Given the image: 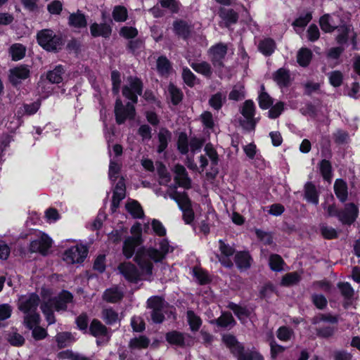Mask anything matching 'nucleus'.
<instances>
[{
    "instance_id": "nucleus-9",
    "label": "nucleus",
    "mask_w": 360,
    "mask_h": 360,
    "mask_svg": "<svg viewBox=\"0 0 360 360\" xmlns=\"http://www.w3.org/2000/svg\"><path fill=\"white\" fill-rule=\"evenodd\" d=\"M74 296L71 292L68 290H62L56 296L49 297L46 303L54 309L55 311H66L68 305L73 302Z\"/></svg>"
},
{
    "instance_id": "nucleus-7",
    "label": "nucleus",
    "mask_w": 360,
    "mask_h": 360,
    "mask_svg": "<svg viewBox=\"0 0 360 360\" xmlns=\"http://www.w3.org/2000/svg\"><path fill=\"white\" fill-rule=\"evenodd\" d=\"M129 85H124L122 93L124 97L133 103H138V96H142L143 91V83L141 78L136 76L127 77Z\"/></svg>"
},
{
    "instance_id": "nucleus-27",
    "label": "nucleus",
    "mask_w": 360,
    "mask_h": 360,
    "mask_svg": "<svg viewBox=\"0 0 360 360\" xmlns=\"http://www.w3.org/2000/svg\"><path fill=\"white\" fill-rule=\"evenodd\" d=\"M158 139L159 144L157 147V152L160 154L165 152L168 147L169 142L172 139V132L168 129L162 127L158 134Z\"/></svg>"
},
{
    "instance_id": "nucleus-23",
    "label": "nucleus",
    "mask_w": 360,
    "mask_h": 360,
    "mask_svg": "<svg viewBox=\"0 0 360 360\" xmlns=\"http://www.w3.org/2000/svg\"><path fill=\"white\" fill-rule=\"evenodd\" d=\"M212 325H216L219 328H226L229 326H234L236 321L229 311H224L217 319H212L210 321Z\"/></svg>"
},
{
    "instance_id": "nucleus-63",
    "label": "nucleus",
    "mask_w": 360,
    "mask_h": 360,
    "mask_svg": "<svg viewBox=\"0 0 360 360\" xmlns=\"http://www.w3.org/2000/svg\"><path fill=\"white\" fill-rule=\"evenodd\" d=\"M77 328L84 334H86L89 329V317L86 313H82L75 319Z\"/></svg>"
},
{
    "instance_id": "nucleus-47",
    "label": "nucleus",
    "mask_w": 360,
    "mask_h": 360,
    "mask_svg": "<svg viewBox=\"0 0 360 360\" xmlns=\"http://www.w3.org/2000/svg\"><path fill=\"white\" fill-rule=\"evenodd\" d=\"M187 321L192 331H198L202 326L200 317L195 314L193 310L186 312Z\"/></svg>"
},
{
    "instance_id": "nucleus-17",
    "label": "nucleus",
    "mask_w": 360,
    "mask_h": 360,
    "mask_svg": "<svg viewBox=\"0 0 360 360\" xmlns=\"http://www.w3.org/2000/svg\"><path fill=\"white\" fill-rule=\"evenodd\" d=\"M236 267L240 271H246L251 267L253 259L248 251H237L233 257Z\"/></svg>"
},
{
    "instance_id": "nucleus-8",
    "label": "nucleus",
    "mask_w": 360,
    "mask_h": 360,
    "mask_svg": "<svg viewBox=\"0 0 360 360\" xmlns=\"http://www.w3.org/2000/svg\"><path fill=\"white\" fill-rule=\"evenodd\" d=\"M134 104L132 102H127L124 105L120 98L116 99L114 112L117 124H122L127 120H132L135 118L136 108Z\"/></svg>"
},
{
    "instance_id": "nucleus-43",
    "label": "nucleus",
    "mask_w": 360,
    "mask_h": 360,
    "mask_svg": "<svg viewBox=\"0 0 360 360\" xmlns=\"http://www.w3.org/2000/svg\"><path fill=\"white\" fill-rule=\"evenodd\" d=\"M8 79L15 87L20 85L22 79V65L15 67L9 70Z\"/></svg>"
},
{
    "instance_id": "nucleus-54",
    "label": "nucleus",
    "mask_w": 360,
    "mask_h": 360,
    "mask_svg": "<svg viewBox=\"0 0 360 360\" xmlns=\"http://www.w3.org/2000/svg\"><path fill=\"white\" fill-rule=\"evenodd\" d=\"M193 273L200 285L209 284L212 281L207 271L202 268L194 267Z\"/></svg>"
},
{
    "instance_id": "nucleus-24",
    "label": "nucleus",
    "mask_w": 360,
    "mask_h": 360,
    "mask_svg": "<svg viewBox=\"0 0 360 360\" xmlns=\"http://www.w3.org/2000/svg\"><path fill=\"white\" fill-rule=\"evenodd\" d=\"M317 167L323 179L330 183L333 176V169L331 162L323 158L319 161Z\"/></svg>"
},
{
    "instance_id": "nucleus-52",
    "label": "nucleus",
    "mask_w": 360,
    "mask_h": 360,
    "mask_svg": "<svg viewBox=\"0 0 360 360\" xmlns=\"http://www.w3.org/2000/svg\"><path fill=\"white\" fill-rule=\"evenodd\" d=\"M337 285L345 300L351 301L353 299L354 290L349 283L339 282Z\"/></svg>"
},
{
    "instance_id": "nucleus-26",
    "label": "nucleus",
    "mask_w": 360,
    "mask_h": 360,
    "mask_svg": "<svg viewBox=\"0 0 360 360\" xmlns=\"http://www.w3.org/2000/svg\"><path fill=\"white\" fill-rule=\"evenodd\" d=\"M165 340L171 345L177 346L181 348H184L186 346L184 333L177 330L167 332L165 334Z\"/></svg>"
},
{
    "instance_id": "nucleus-21",
    "label": "nucleus",
    "mask_w": 360,
    "mask_h": 360,
    "mask_svg": "<svg viewBox=\"0 0 360 360\" xmlns=\"http://www.w3.org/2000/svg\"><path fill=\"white\" fill-rule=\"evenodd\" d=\"M272 79L280 88L288 87L291 82L290 70L281 68L274 72Z\"/></svg>"
},
{
    "instance_id": "nucleus-38",
    "label": "nucleus",
    "mask_w": 360,
    "mask_h": 360,
    "mask_svg": "<svg viewBox=\"0 0 360 360\" xmlns=\"http://www.w3.org/2000/svg\"><path fill=\"white\" fill-rule=\"evenodd\" d=\"M259 51L265 56H270L276 49V43L274 39L266 38L261 41L258 46Z\"/></svg>"
},
{
    "instance_id": "nucleus-46",
    "label": "nucleus",
    "mask_w": 360,
    "mask_h": 360,
    "mask_svg": "<svg viewBox=\"0 0 360 360\" xmlns=\"http://www.w3.org/2000/svg\"><path fill=\"white\" fill-rule=\"evenodd\" d=\"M172 70V64L165 56H160L157 59V70L161 75H167Z\"/></svg>"
},
{
    "instance_id": "nucleus-25",
    "label": "nucleus",
    "mask_w": 360,
    "mask_h": 360,
    "mask_svg": "<svg viewBox=\"0 0 360 360\" xmlns=\"http://www.w3.org/2000/svg\"><path fill=\"white\" fill-rule=\"evenodd\" d=\"M68 25L71 27L82 29L87 26L86 15L80 11L70 13L68 17Z\"/></svg>"
},
{
    "instance_id": "nucleus-10",
    "label": "nucleus",
    "mask_w": 360,
    "mask_h": 360,
    "mask_svg": "<svg viewBox=\"0 0 360 360\" xmlns=\"http://www.w3.org/2000/svg\"><path fill=\"white\" fill-rule=\"evenodd\" d=\"M218 243L220 254H217L216 257L221 266L227 269H231L233 266V263L231 259V257L236 253L235 248L226 243L222 239H219Z\"/></svg>"
},
{
    "instance_id": "nucleus-58",
    "label": "nucleus",
    "mask_w": 360,
    "mask_h": 360,
    "mask_svg": "<svg viewBox=\"0 0 360 360\" xmlns=\"http://www.w3.org/2000/svg\"><path fill=\"white\" fill-rule=\"evenodd\" d=\"M181 77L184 82L191 88L195 85L196 80L198 79L197 77L188 67L183 68Z\"/></svg>"
},
{
    "instance_id": "nucleus-59",
    "label": "nucleus",
    "mask_w": 360,
    "mask_h": 360,
    "mask_svg": "<svg viewBox=\"0 0 360 360\" xmlns=\"http://www.w3.org/2000/svg\"><path fill=\"white\" fill-rule=\"evenodd\" d=\"M268 111V117L270 119L278 118L285 110V103L283 101H278L273 104Z\"/></svg>"
},
{
    "instance_id": "nucleus-32",
    "label": "nucleus",
    "mask_w": 360,
    "mask_h": 360,
    "mask_svg": "<svg viewBox=\"0 0 360 360\" xmlns=\"http://www.w3.org/2000/svg\"><path fill=\"white\" fill-rule=\"evenodd\" d=\"M222 341L224 345L228 347L233 356L237 354L239 350V347L243 345L238 342L236 337L232 334H226L222 336Z\"/></svg>"
},
{
    "instance_id": "nucleus-14",
    "label": "nucleus",
    "mask_w": 360,
    "mask_h": 360,
    "mask_svg": "<svg viewBox=\"0 0 360 360\" xmlns=\"http://www.w3.org/2000/svg\"><path fill=\"white\" fill-rule=\"evenodd\" d=\"M120 273L124 278L132 283H137L141 281V274L135 264L129 262L120 263L118 266Z\"/></svg>"
},
{
    "instance_id": "nucleus-45",
    "label": "nucleus",
    "mask_w": 360,
    "mask_h": 360,
    "mask_svg": "<svg viewBox=\"0 0 360 360\" xmlns=\"http://www.w3.org/2000/svg\"><path fill=\"white\" fill-rule=\"evenodd\" d=\"M332 18L330 14L326 13L319 18V23L321 30L325 33H332L336 30L337 25H333L330 22Z\"/></svg>"
},
{
    "instance_id": "nucleus-57",
    "label": "nucleus",
    "mask_w": 360,
    "mask_h": 360,
    "mask_svg": "<svg viewBox=\"0 0 360 360\" xmlns=\"http://www.w3.org/2000/svg\"><path fill=\"white\" fill-rule=\"evenodd\" d=\"M112 16L116 22H124L128 17L127 10L124 6H115L112 12Z\"/></svg>"
},
{
    "instance_id": "nucleus-1",
    "label": "nucleus",
    "mask_w": 360,
    "mask_h": 360,
    "mask_svg": "<svg viewBox=\"0 0 360 360\" xmlns=\"http://www.w3.org/2000/svg\"><path fill=\"white\" fill-rule=\"evenodd\" d=\"M159 246L160 250L153 247L146 248L144 246L137 249L134 261L139 267L141 274L151 276L154 268L153 262H161L169 253L170 245L167 239L161 240Z\"/></svg>"
},
{
    "instance_id": "nucleus-48",
    "label": "nucleus",
    "mask_w": 360,
    "mask_h": 360,
    "mask_svg": "<svg viewBox=\"0 0 360 360\" xmlns=\"http://www.w3.org/2000/svg\"><path fill=\"white\" fill-rule=\"evenodd\" d=\"M256 107L252 100H246L240 110V113L245 119H252L255 115Z\"/></svg>"
},
{
    "instance_id": "nucleus-51",
    "label": "nucleus",
    "mask_w": 360,
    "mask_h": 360,
    "mask_svg": "<svg viewBox=\"0 0 360 360\" xmlns=\"http://www.w3.org/2000/svg\"><path fill=\"white\" fill-rule=\"evenodd\" d=\"M191 68L198 73L202 74L206 77H210L212 74V67L210 63L202 61L198 63H192Z\"/></svg>"
},
{
    "instance_id": "nucleus-22",
    "label": "nucleus",
    "mask_w": 360,
    "mask_h": 360,
    "mask_svg": "<svg viewBox=\"0 0 360 360\" xmlns=\"http://www.w3.org/2000/svg\"><path fill=\"white\" fill-rule=\"evenodd\" d=\"M320 193L315 184L311 181H307L304 186V198L309 203L317 205L319 202Z\"/></svg>"
},
{
    "instance_id": "nucleus-29",
    "label": "nucleus",
    "mask_w": 360,
    "mask_h": 360,
    "mask_svg": "<svg viewBox=\"0 0 360 360\" xmlns=\"http://www.w3.org/2000/svg\"><path fill=\"white\" fill-rule=\"evenodd\" d=\"M219 17L224 20L226 26L236 24L238 20V14L233 8H221L219 11Z\"/></svg>"
},
{
    "instance_id": "nucleus-11",
    "label": "nucleus",
    "mask_w": 360,
    "mask_h": 360,
    "mask_svg": "<svg viewBox=\"0 0 360 360\" xmlns=\"http://www.w3.org/2000/svg\"><path fill=\"white\" fill-rule=\"evenodd\" d=\"M227 45L222 42H219L208 49V55L214 67L223 68L224 66V59L227 54Z\"/></svg>"
},
{
    "instance_id": "nucleus-33",
    "label": "nucleus",
    "mask_w": 360,
    "mask_h": 360,
    "mask_svg": "<svg viewBox=\"0 0 360 360\" xmlns=\"http://www.w3.org/2000/svg\"><path fill=\"white\" fill-rule=\"evenodd\" d=\"M222 341L224 345L228 347L233 356L237 354L239 350V347L243 345L238 342L236 337L232 334H226L222 336Z\"/></svg>"
},
{
    "instance_id": "nucleus-64",
    "label": "nucleus",
    "mask_w": 360,
    "mask_h": 360,
    "mask_svg": "<svg viewBox=\"0 0 360 360\" xmlns=\"http://www.w3.org/2000/svg\"><path fill=\"white\" fill-rule=\"evenodd\" d=\"M311 302L313 304L320 310H323L328 305V300L326 297L322 294H312L311 297Z\"/></svg>"
},
{
    "instance_id": "nucleus-6",
    "label": "nucleus",
    "mask_w": 360,
    "mask_h": 360,
    "mask_svg": "<svg viewBox=\"0 0 360 360\" xmlns=\"http://www.w3.org/2000/svg\"><path fill=\"white\" fill-rule=\"evenodd\" d=\"M167 304L165 298L159 295H153L146 301L147 309H151L150 318L152 321L156 324H160L165 320L163 309Z\"/></svg>"
},
{
    "instance_id": "nucleus-5",
    "label": "nucleus",
    "mask_w": 360,
    "mask_h": 360,
    "mask_svg": "<svg viewBox=\"0 0 360 360\" xmlns=\"http://www.w3.org/2000/svg\"><path fill=\"white\" fill-rule=\"evenodd\" d=\"M37 238L32 240L29 250L31 252H38L43 256H46L53 245L52 238L46 233L39 230H32Z\"/></svg>"
},
{
    "instance_id": "nucleus-20",
    "label": "nucleus",
    "mask_w": 360,
    "mask_h": 360,
    "mask_svg": "<svg viewBox=\"0 0 360 360\" xmlns=\"http://www.w3.org/2000/svg\"><path fill=\"white\" fill-rule=\"evenodd\" d=\"M333 191L336 198L341 203H345L348 200V185L345 180L339 178L335 179L333 185Z\"/></svg>"
},
{
    "instance_id": "nucleus-55",
    "label": "nucleus",
    "mask_w": 360,
    "mask_h": 360,
    "mask_svg": "<svg viewBox=\"0 0 360 360\" xmlns=\"http://www.w3.org/2000/svg\"><path fill=\"white\" fill-rule=\"evenodd\" d=\"M102 316L107 325L112 326L118 321V313L112 307L104 309L102 311Z\"/></svg>"
},
{
    "instance_id": "nucleus-53",
    "label": "nucleus",
    "mask_w": 360,
    "mask_h": 360,
    "mask_svg": "<svg viewBox=\"0 0 360 360\" xmlns=\"http://www.w3.org/2000/svg\"><path fill=\"white\" fill-rule=\"evenodd\" d=\"M40 309L45 316L48 325H52L56 323V319L54 314V309L49 304L44 302L40 306Z\"/></svg>"
},
{
    "instance_id": "nucleus-36",
    "label": "nucleus",
    "mask_w": 360,
    "mask_h": 360,
    "mask_svg": "<svg viewBox=\"0 0 360 360\" xmlns=\"http://www.w3.org/2000/svg\"><path fill=\"white\" fill-rule=\"evenodd\" d=\"M312 56V51L309 49L301 48L297 52V62L301 67L306 68L309 65Z\"/></svg>"
},
{
    "instance_id": "nucleus-61",
    "label": "nucleus",
    "mask_w": 360,
    "mask_h": 360,
    "mask_svg": "<svg viewBox=\"0 0 360 360\" xmlns=\"http://www.w3.org/2000/svg\"><path fill=\"white\" fill-rule=\"evenodd\" d=\"M300 279V276L297 272L288 273L282 277L281 285L283 286H291L298 283Z\"/></svg>"
},
{
    "instance_id": "nucleus-13",
    "label": "nucleus",
    "mask_w": 360,
    "mask_h": 360,
    "mask_svg": "<svg viewBox=\"0 0 360 360\" xmlns=\"http://www.w3.org/2000/svg\"><path fill=\"white\" fill-rule=\"evenodd\" d=\"M193 25L191 22L176 19L172 23V30L179 39L187 41L192 35Z\"/></svg>"
},
{
    "instance_id": "nucleus-40",
    "label": "nucleus",
    "mask_w": 360,
    "mask_h": 360,
    "mask_svg": "<svg viewBox=\"0 0 360 360\" xmlns=\"http://www.w3.org/2000/svg\"><path fill=\"white\" fill-rule=\"evenodd\" d=\"M227 308L233 311L236 316L242 320L243 318H248L251 312L246 307L240 306L235 302H229Z\"/></svg>"
},
{
    "instance_id": "nucleus-18",
    "label": "nucleus",
    "mask_w": 360,
    "mask_h": 360,
    "mask_svg": "<svg viewBox=\"0 0 360 360\" xmlns=\"http://www.w3.org/2000/svg\"><path fill=\"white\" fill-rule=\"evenodd\" d=\"M234 356L237 360H264L262 354L255 347L245 349L244 345L239 347V350Z\"/></svg>"
},
{
    "instance_id": "nucleus-3",
    "label": "nucleus",
    "mask_w": 360,
    "mask_h": 360,
    "mask_svg": "<svg viewBox=\"0 0 360 360\" xmlns=\"http://www.w3.org/2000/svg\"><path fill=\"white\" fill-rule=\"evenodd\" d=\"M38 44L45 51L58 53L64 44L65 39L60 33L56 34L52 30L43 29L37 34Z\"/></svg>"
},
{
    "instance_id": "nucleus-41",
    "label": "nucleus",
    "mask_w": 360,
    "mask_h": 360,
    "mask_svg": "<svg viewBox=\"0 0 360 360\" xmlns=\"http://www.w3.org/2000/svg\"><path fill=\"white\" fill-rule=\"evenodd\" d=\"M337 330V326L328 325L316 328V334L319 338L328 340L333 338Z\"/></svg>"
},
{
    "instance_id": "nucleus-31",
    "label": "nucleus",
    "mask_w": 360,
    "mask_h": 360,
    "mask_svg": "<svg viewBox=\"0 0 360 360\" xmlns=\"http://www.w3.org/2000/svg\"><path fill=\"white\" fill-rule=\"evenodd\" d=\"M127 211L134 219H142L144 217V212L141 204L136 200H131L125 205Z\"/></svg>"
},
{
    "instance_id": "nucleus-28",
    "label": "nucleus",
    "mask_w": 360,
    "mask_h": 360,
    "mask_svg": "<svg viewBox=\"0 0 360 360\" xmlns=\"http://www.w3.org/2000/svg\"><path fill=\"white\" fill-rule=\"evenodd\" d=\"M65 72L64 67L62 65H58L46 72V78L50 83L58 84L63 82Z\"/></svg>"
},
{
    "instance_id": "nucleus-56",
    "label": "nucleus",
    "mask_w": 360,
    "mask_h": 360,
    "mask_svg": "<svg viewBox=\"0 0 360 360\" xmlns=\"http://www.w3.org/2000/svg\"><path fill=\"white\" fill-rule=\"evenodd\" d=\"M257 101L262 110H267L273 105L274 98L267 92H259Z\"/></svg>"
},
{
    "instance_id": "nucleus-62",
    "label": "nucleus",
    "mask_w": 360,
    "mask_h": 360,
    "mask_svg": "<svg viewBox=\"0 0 360 360\" xmlns=\"http://www.w3.org/2000/svg\"><path fill=\"white\" fill-rule=\"evenodd\" d=\"M110 77L112 81V92L114 95H117L120 92L122 82L120 72L117 70H112Z\"/></svg>"
},
{
    "instance_id": "nucleus-12",
    "label": "nucleus",
    "mask_w": 360,
    "mask_h": 360,
    "mask_svg": "<svg viewBox=\"0 0 360 360\" xmlns=\"http://www.w3.org/2000/svg\"><path fill=\"white\" fill-rule=\"evenodd\" d=\"M88 248L86 245L80 244L72 246L64 252L65 259L72 264H81L88 255Z\"/></svg>"
},
{
    "instance_id": "nucleus-49",
    "label": "nucleus",
    "mask_w": 360,
    "mask_h": 360,
    "mask_svg": "<svg viewBox=\"0 0 360 360\" xmlns=\"http://www.w3.org/2000/svg\"><path fill=\"white\" fill-rule=\"evenodd\" d=\"M269 264L272 271L278 272L283 270L285 262L281 255L271 254L269 257Z\"/></svg>"
},
{
    "instance_id": "nucleus-2",
    "label": "nucleus",
    "mask_w": 360,
    "mask_h": 360,
    "mask_svg": "<svg viewBox=\"0 0 360 360\" xmlns=\"http://www.w3.org/2000/svg\"><path fill=\"white\" fill-rule=\"evenodd\" d=\"M321 206L326 211L327 217H336L343 225L351 226L359 217V209L354 202L345 203L342 209H338L335 202L329 205L323 202Z\"/></svg>"
},
{
    "instance_id": "nucleus-4",
    "label": "nucleus",
    "mask_w": 360,
    "mask_h": 360,
    "mask_svg": "<svg viewBox=\"0 0 360 360\" xmlns=\"http://www.w3.org/2000/svg\"><path fill=\"white\" fill-rule=\"evenodd\" d=\"M169 198L174 200L179 210L182 212V219L186 224H191L195 219V212L192 206V201L186 191H173Z\"/></svg>"
},
{
    "instance_id": "nucleus-19",
    "label": "nucleus",
    "mask_w": 360,
    "mask_h": 360,
    "mask_svg": "<svg viewBox=\"0 0 360 360\" xmlns=\"http://www.w3.org/2000/svg\"><path fill=\"white\" fill-rule=\"evenodd\" d=\"M86 334L94 338L106 337L109 335V328L98 319H93L89 324Z\"/></svg>"
},
{
    "instance_id": "nucleus-30",
    "label": "nucleus",
    "mask_w": 360,
    "mask_h": 360,
    "mask_svg": "<svg viewBox=\"0 0 360 360\" xmlns=\"http://www.w3.org/2000/svg\"><path fill=\"white\" fill-rule=\"evenodd\" d=\"M174 172L177 176L182 177V181H178V178H175V181L178 182L179 186L184 187L186 189L191 188V180L188 176L186 168L181 164H176L174 166Z\"/></svg>"
},
{
    "instance_id": "nucleus-35",
    "label": "nucleus",
    "mask_w": 360,
    "mask_h": 360,
    "mask_svg": "<svg viewBox=\"0 0 360 360\" xmlns=\"http://www.w3.org/2000/svg\"><path fill=\"white\" fill-rule=\"evenodd\" d=\"M123 293L117 288H108L103 295V299L109 303H117L122 300Z\"/></svg>"
},
{
    "instance_id": "nucleus-50",
    "label": "nucleus",
    "mask_w": 360,
    "mask_h": 360,
    "mask_svg": "<svg viewBox=\"0 0 360 360\" xmlns=\"http://www.w3.org/2000/svg\"><path fill=\"white\" fill-rule=\"evenodd\" d=\"M41 321V316L37 312H33L24 316V325L29 330L40 326Z\"/></svg>"
},
{
    "instance_id": "nucleus-15",
    "label": "nucleus",
    "mask_w": 360,
    "mask_h": 360,
    "mask_svg": "<svg viewBox=\"0 0 360 360\" xmlns=\"http://www.w3.org/2000/svg\"><path fill=\"white\" fill-rule=\"evenodd\" d=\"M112 20L110 18L108 22L92 23L89 27L91 35L94 38L102 37L104 39H109L112 32Z\"/></svg>"
},
{
    "instance_id": "nucleus-44",
    "label": "nucleus",
    "mask_w": 360,
    "mask_h": 360,
    "mask_svg": "<svg viewBox=\"0 0 360 360\" xmlns=\"http://www.w3.org/2000/svg\"><path fill=\"white\" fill-rule=\"evenodd\" d=\"M189 144L188 135L185 131L179 133L177 139V150L182 155H186L189 151Z\"/></svg>"
},
{
    "instance_id": "nucleus-60",
    "label": "nucleus",
    "mask_w": 360,
    "mask_h": 360,
    "mask_svg": "<svg viewBox=\"0 0 360 360\" xmlns=\"http://www.w3.org/2000/svg\"><path fill=\"white\" fill-rule=\"evenodd\" d=\"M312 20V12L309 11L304 15H300L292 23L294 28L299 27L301 29L304 28L309 22Z\"/></svg>"
},
{
    "instance_id": "nucleus-16",
    "label": "nucleus",
    "mask_w": 360,
    "mask_h": 360,
    "mask_svg": "<svg viewBox=\"0 0 360 360\" xmlns=\"http://www.w3.org/2000/svg\"><path fill=\"white\" fill-rule=\"evenodd\" d=\"M143 243L141 236H127L123 242L122 254L127 259L135 256L136 248Z\"/></svg>"
},
{
    "instance_id": "nucleus-34",
    "label": "nucleus",
    "mask_w": 360,
    "mask_h": 360,
    "mask_svg": "<svg viewBox=\"0 0 360 360\" xmlns=\"http://www.w3.org/2000/svg\"><path fill=\"white\" fill-rule=\"evenodd\" d=\"M336 30L339 32L335 37V41L339 45H344L348 42L349 35L351 31V25L343 23L336 26Z\"/></svg>"
},
{
    "instance_id": "nucleus-37",
    "label": "nucleus",
    "mask_w": 360,
    "mask_h": 360,
    "mask_svg": "<svg viewBox=\"0 0 360 360\" xmlns=\"http://www.w3.org/2000/svg\"><path fill=\"white\" fill-rule=\"evenodd\" d=\"M168 91L171 103L173 105L176 106L181 103L184 98V93L181 89L178 88L174 84L170 83L168 86Z\"/></svg>"
},
{
    "instance_id": "nucleus-42",
    "label": "nucleus",
    "mask_w": 360,
    "mask_h": 360,
    "mask_svg": "<svg viewBox=\"0 0 360 360\" xmlns=\"http://www.w3.org/2000/svg\"><path fill=\"white\" fill-rule=\"evenodd\" d=\"M226 101V95L217 92L212 95L208 101L209 105L215 110H219Z\"/></svg>"
},
{
    "instance_id": "nucleus-39",
    "label": "nucleus",
    "mask_w": 360,
    "mask_h": 360,
    "mask_svg": "<svg viewBox=\"0 0 360 360\" xmlns=\"http://www.w3.org/2000/svg\"><path fill=\"white\" fill-rule=\"evenodd\" d=\"M150 339L146 335L131 338L129 342V347L131 349H146L150 345Z\"/></svg>"
}]
</instances>
